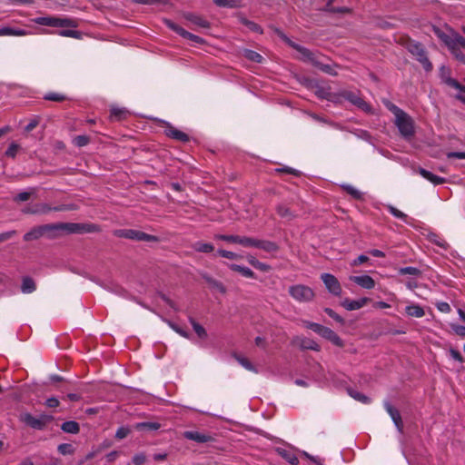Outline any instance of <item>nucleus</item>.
I'll return each instance as SVG.
<instances>
[{
    "label": "nucleus",
    "instance_id": "obj_1",
    "mask_svg": "<svg viewBox=\"0 0 465 465\" xmlns=\"http://www.w3.org/2000/svg\"><path fill=\"white\" fill-rule=\"evenodd\" d=\"M79 225L75 223H56L42 225L43 235L48 239H55L61 234H72L73 232H78Z\"/></svg>",
    "mask_w": 465,
    "mask_h": 465
},
{
    "label": "nucleus",
    "instance_id": "obj_2",
    "mask_svg": "<svg viewBox=\"0 0 465 465\" xmlns=\"http://www.w3.org/2000/svg\"><path fill=\"white\" fill-rule=\"evenodd\" d=\"M407 50L419 61L426 72H430L433 65L427 55L424 45L417 41L410 40L407 44Z\"/></svg>",
    "mask_w": 465,
    "mask_h": 465
},
{
    "label": "nucleus",
    "instance_id": "obj_3",
    "mask_svg": "<svg viewBox=\"0 0 465 465\" xmlns=\"http://www.w3.org/2000/svg\"><path fill=\"white\" fill-rule=\"evenodd\" d=\"M114 235L118 238H124L138 242H159L160 238L155 235L148 234L144 232L134 229H117L114 231Z\"/></svg>",
    "mask_w": 465,
    "mask_h": 465
},
{
    "label": "nucleus",
    "instance_id": "obj_4",
    "mask_svg": "<svg viewBox=\"0 0 465 465\" xmlns=\"http://www.w3.org/2000/svg\"><path fill=\"white\" fill-rule=\"evenodd\" d=\"M74 209V204H60L54 207H51L48 203H35L33 206H26L22 210L25 214H46L52 211L54 212H64L72 211Z\"/></svg>",
    "mask_w": 465,
    "mask_h": 465
},
{
    "label": "nucleus",
    "instance_id": "obj_5",
    "mask_svg": "<svg viewBox=\"0 0 465 465\" xmlns=\"http://www.w3.org/2000/svg\"><path fill=\"white\" fill-rule=\"evenodd\" d=\"M394 124L405 140L410 141L415 135L414 121L407 113L395 119Z\"/></svg>",
    "mask_w": 465,
    "mask_h": 465
},
{
    "label": "nucleus",
    "instance_id": "obj_6",
    "mask_svg": "<svg viewBox=\"0 0 465 465\" xmlns=\"http://www.w3.org/2000/svg\"><path fill=\"white\" fill-rule=\"evenodd\" d=\"M19 420L32 429L43 430L45 429L46 425L53 420V417L46 414L35 417L29 412H25L20 415Z\"/></svg>",
    "mask_w": 465,
    "mask_h": 465
},
{
    "label": "nucleus",
    "instance_id": "obj_7",
    "mask_svg": "<svg viewBox=\"0 0 465 465\" xmlns=\"http://www.w3.org/2000/svg\"><path fill=\"white\" fill-rule=\"evenodd\" d=\"M340 95L364 113L373 114L371 105L365 102L361 97L360 91L353 92L350 90H341L340 91Z\"/></svg>",
    "mask_w": 465,
    "mask_h": 465
},
{
    "label": "nucleus",
    "instance_id": "obj_8",
    "mask_svg": "<svg viewBox=\"0 0 465 465\" xmlns=\"http://www.w3.org/2000/svg\"><path fill=\"white\" fill-rule=\"evenodd\" d=\"M35 22L40 25L51 26V27H76L77 24L75 21L69 18H61L55 16H41L37 17Z\"/></svg>",
    "mask_w": 465,
    "mask_h": 465
},
{
    "label": "nucleus",
    "instance_id": "obj_9",
    "mask_svg": "<svg viewBox=\"0 0 465 465\" xmlns=\"http://www.w3.org/2000/svg\"><path fill=\"white\" fill-rule=\"evenodd\" d=\"M289 294L300 302H308L313 300L315 294L312 289L307 285L296 284L289 288Z\"/></svg>",
    "mask_w": 465,
    "mask_h": 465
},
{
    "label": "nucleus",
    "instance_id": "obj_10",
    "mask_svg": "<svg viewBox=\"0 0 465 465\" xmlns=\"http://www.w3.org/2000/svg\"><path fill=\"white\" fill-rule=\"evenodd\" d=\"M164 24L166 25V26L168 28H170L173 32L177 33L179 35H181L182 37H183L185 39H188V40H190L195 44H198V45H202L204 43V40L202 37L186 31L185 29H183V27H181L180 25H178L177 24H175L174 22H173L171 20L166 19L164 21Z\"/></svg>",
    "mask_w": 465,
    "mask_h": 465
},
{
    "label": "nucleus",
    "instance_id": "obj_11",
    "mask_svg": "<svg viewBox=\"0 0 465 465\" xmlns=\"http://www.w3.org/2000/svg\"><path fill=\"white\" fill-rule=\"evenodd\" d=\"M163 133L164 134L172 138L173 140L182 142V143H187L190 141V137L187 134L183 133V131L178 130L176 127H174L173 124H171L168 122H163Z\"/></svg>",
    "mask_w": 465,
    "mask_h": 465
},
{
    "label": "nucleus",
    "instance_id": "obj_12",
    "mask_svg": "<svg viewBox=\"0 0 465 465\" xmlns=\"http://www.w3.org/2000/svg\"><path fill=\"white\" fill-rule=\"evenodd\" d=\"M183 437L197 443H208L214 441V437L212 434L198 430H186L183 433Z\"/></svg>",
    "mask_w": 465,
    "mask_h": 465
},
{
    "label": "nucleus",
    "instance_id": "obj_13",
    "mask_svg": "<svg viewBox=\"0 0 465 465\" xmlns=\"http://www.w3.org/2000/svg\"><path fill=\"white\" fill-rule=\"evenodd\" d=\"M321 279L322 280L327 290L333 295L339 296L341 292V286L338 281V279L331 274V273H322L321 275Z\"/></svg>",
    "mask_w": 465,
    "mask_h": 465
},
{
    "label": "nucleus",
    "instance_id": "obj_14",
    "mask_svg": "<svg viewBox=\"0 0 465 465\" xmlns=\"http://www.w3.org/2000/svg\"><path fill=\"white\" fill-rule=\"evenodd\" d=\"M292 343L298 345L302 350L321 351V346L310 338L297 336L293 339Z\"/></svg>",
    "mask_w": 465,
    "mask_h": 465
},
{
    "label": "nucleus",
    "instance_id": "obj_15",
    "mask_svg": "<svg viewBox=\"0 0 465 465\" xmlns=\"http://www.w3.org/2000/svg\"><path fill=\"white\" fill-rule=\"evenodd\" d=\"M384 408L391 416L398 430L400 432H402L403 422L400 411L395 407H393L389 401L384 402Z\"/></svg>",
    "mask_w": 465,
    "mask_h": 465
},
{
    "label": "nucleus",
    "instance_id": "obj_16",
    "mask_svg": "<svg viewBox=\"0 0 465 465\" xmlns=\"http://www.w3.org/2000/svg\"><path fill=\"white\" fill-rule=\"evenodd\" d=\"M320 336L331 341L337 347L342 348L344 346V341L341 338L329 327L323 326Z\"/></svg>",
    "mask_w": 465,
    "mask_h": 465
},
{
    "label": "nucleus",
    "instance_id": "obj_17",
    "mask_svg": "<svg viewBox=\"0 0 465 465\" xmlns=\"http://www.w3.org/2000/svg\"><path fill=\"white\" fill-rule=\"evenodd\" d=\"M371 301L370 298L363 297L359 300L345 299L341 302V306L348 311H355L362 308Z\"/></svg>",
    "mask_w": 465,
    "mask_h": 465
},
{
    "label": "nucleus",
    "instance_id": "obj_18",
    "mask_svg": "<svg viewBox=\"0 0 465 465\" xmlns=\"http://www.w3.org/2000/svg\"><path fill=\"white\" fill-rule=\"evenodd\" d=\"M350 280L367 290H371L375 287V281L369 275L351 276Z\"/></svg>",
    "mask_w": 465,
    "mask_h": 465
},
{
    "label": "nucleus",
    "instance_id": "obj_19",
    "mask_svg": "<svg viewBox=\"0 0 465 465\" xmlns=\"http://www.w3.org/2000/svg\"><path fill=\"white\" fill-rule=\"evenodd\" d=\"M306 61H309L312 64L313 66L321 70L322 72L328 74L330 75H336L337 72L335 71L333 65L327 64L320 62L314 55L313 53H312V58L307 59Z\"/></svg>",
    "mask_w": 465,
    "mask_h": 465
},
{
    "label": "nucleus",
    "instance_id": "obj_20",
    "mask_svg": "<svg viewBox=\"0 0 465 465\" xmlns=\"http://www.w3.org/2000/svg\"><path fill=\"white\" fill-rule=\"evenodd\" d=\"M183 17L191 22L192 24L199 26V27H202V28H210L211 26V24L209 21H207L205 18H203V16L201 15H198L196 14H193V13H185L183 15Z\"/></svg>",
    "mask_w": 465,
    "mask_h": 465
},
{
    "label": "nucleus",
    "instance_id": "obj_21",
    "mask_svg": "<svg viewBox=\"0 0 465 465\" xmlns=\"http://www.w3.org/2000/svg\"><path fill=\"white\" fill-rule=\"evenodd\" d=\"M275 452L292 465H297L299 463V459L291 450L277 447Z\"/></svg>",
    "mask_w": 465,
    "mask_h": 465
},
{
    "label": "nucleus",
    "instance_id": "obj_22",
    "mask_svg": "<svg viewBox=\"0 0 465 465\" xmlns=\"http://www.w3.org/2000/svg\"><path fill=\"white\" fill-rule=\"evenodd\" d=\"M419 173L425 178L426 180L430 181L435 185L442 184L445 183V178L438 176L431 172L424 169V168H419Z\"/></svg>",
    "mask_w": 465,
    "mask_h": 465
},
{
    "label": "nucleus",
    "instance_id": "obj_23",
    "mask_svg": "<svg viewBox=\"0 0 465 465\" xmlns=\"http://www.w3.org/2000/svg\"><path fill=\"white\" fill-rule=\"evenodd\" d=\"M27 32L21 28L4 26L0 28V36H24Z\"/></svg>",
    "mask_w": 465,
    "mask_h": 465
},
{
    "label": "nucleus",
    "instance_id": "obj_24",
    "mask_svg": "<svg viewBox=\"0 0 465 465\" xmlns=\"http://www.w3.org/2000/svg\"><path fill=\"white\" fill-rule=\"evenodd\" d=\"M258 249H261L266 252H277L280 249L279 245L272 241L260 240L258 242Z\"/></svg>",
    "mask_w": 465,
    "mask_h": 465
},
{
    "label": "nucleus",
    "instance_id": "obj_25",
    "mask_svg": "<svg viewBox=\"0 0 465 465\" xmlns=\"http://www.w3.org/2000/svg\"><path fill=\"white\" fill-rule=\"evenodd\" d=\"M405 312L408 316L416 318H421L425 315L424 309L419 304H411L406 306Z\"/></svg>",
    "mask_w": 465,
    "mask_h": 465
},
{
    "label": "nucleus",
    "instance_id": "obj_26",
    "mask_svg": "<svg viewBox=\"0 0 465 465\" xmlns=\"http://www.w3.org/2000/svg\"><path fill=\"white\" fill-rule=\"evenodd\" d=\"M427 239L429 242L440 247L443 250H448V248L450 247L449 243L441 236L435 232H430L427 235Z\"/></svg>",
    "mask_w": 465,
    "mask_h": 465
},
{
    "label": "nucleus",
    "instance_id": "obj_27",
    "mask_svg": "<svg viewBox=\"0 0 465 465\" xmlns=\"http://www.w3.org/2000/svg\"><path fill=\"white\" fill-rule=\"evenodd\" d=\"M228 267L233 272H240L242 276L246 278H255V273L248 267L239 265L236 263L228 264Z\"/></svg>",
    "mask_w": 465,
    "mask_h": 465
},
{
    "label": "nucleus",
    "instance_id": "obj_28",
    "mask_svg": "<svg viewBox=\"0 0 465 465\" xmlns=\"http://www.w3.org/2000/svg\"><path fill=\"white\" fill-rule=\"evenodd\" d=\"M228 267L233 272H240L242 276L246 278H255V273L248 267L239 265L236 263L228 264Z\"/></svg>",
    "mask_w": 465,
    "mask_h": 465
},
{
    "label": "nucleus",
    "instance_id": "obj_29",
    "mask_svg": "<svg viewBox=\"0 0 465 465\" xmlns=\"http://www.w3.org/2000/svg\"><path fill=\"white\" fill-rule=\"evenodd\" d=\"M228 267L233 272H240L242 276L246 278H255V273L248 267L239 265L236 263L228 264Z\"/></svg>",
    "mask_w": 465,
    "mask_h": 465
},
{
    "label": "nucleus",
    "instance_id": "obj_30",
    "mask_svg": "<svg viewBox=\"0 0 465 465\" xmlns=\"http://www.w3.org/2000/svg\"><path fill=\"white\" fill-rule=\"evenodd\" d=\"M203 279L213 289H216L221 293L226 292V288L220 281L215 280L208 274H203Z\"/></svg>",
    "mask_w": 465,
    "mask_h": 465
},
{
    "label": "nucleus",
    "instance_id": "obj_31",
    "mask_svg": "<svg viewBox=\"0 0 465 465\" xmlns=\"http://www.w3.org/2000/svg\"><path fill=\"white\" fill-rule=\"evenodd\" d=\"M43 231L44 229H42V225L32 228L24 235V241L30 242L43 237Z\"/></svg>",
    "mask_w": 465,
    "mask_h": 465
},
{
    "label": "nucleus",
    "instance_id": "obj_32",
    "mask_svg": "<svg viewBox=\"0 0 465 465\" xmlns=\"http://www.w3.org/2000/svg\"><path fill=\"white\" fill-rule=\"evenodd\" d=\"M61 430L65 433L77 434L80 431V425L74 420H68L62 423Z\"/></svg>",
    "mask_w": 465,
    "mask_h": 465
},
{
    "label": "nucleus",
    "instance_id": "obj_33",
    "mask_svg": "<svg viewBox=\"0 0 465 465\" xmlns=\"http://www.w3.org/2000/svg\"><path fill=\"white\" fill-rule=\"evenodd\" d=\"M129 112L125 108H120L117 106H113L110 109V117L116 121H121L125 119Z\"/></svg>",
    "mask_w": 465,
    "mask_h": 465
},
{
    "label": "nucleus",
    "instance_id": "obj_34",
    "mask_svg": "<svg viewBox=\"0 0 465 465\" xmlns=\"http://www.w3.org/2000/svg\"><path fill=\"white\" fill-rule=\"evenodd\" d=\"M192 248L198 252L210 253L214 250V246L212 243L196 242L192 245Z\"/></svg>",
    "mask_w": 465,
    "mask_h": 465
},
{
    "label": "nucleus",
    "instance_id": "obj_35",
    "mask_svg": "<svg viewBox=\"0 0 465 465\" xmlns=\"http://www.w3.org/2000/svg\"><path fill=\"white\" fill-rule=\"evenodd\" d=\"M315 95L320 99H325L327 101H334V96L330 91V88L323 86H317L315 90Z\"/></svg>",
    "mask_w": 465,
    "mask_h": 465
},
{
    "label": "nucleus",
    "instance_id": "obj_36",
    "mask_svg": "<svg viewBox=\"0 0 465 465\" xmlns=\"http://www.w3.org/2000/svg\"><path fill=\"white\" fill-rule=\"evenodd\" d=\"M161 427L159 422L143 421L138 422L134 425V429L137 430H157Z\"/></svg>",
    "mask_w": 465,
    "mask_h": 465
},
{
    "label": "nucleus",
    "instance_id": "obj_37",
    "mask_svg": "<svg viewBox=\"0 0 465 465\" xmlns=\"http://www.w3.org/2000/svg\"><path fill=\"white\" fill-rule=\"evenodd\" d=\"M35 282L31 277H24L21 285V291L24 293H31L35 291Z\"/></svg>",
    "mask_w": 465,
    "mask_h": 465
},
{
    "label": "nucleus",
    "instance_id": "obj_38",
    "mask_svg": "<svg viewBox=\"0 0 465 465\" xmlns=\"http://www.w3.org/2000/svg\"><path fill=\"white\" fill-rule=\"evenodd\" d=\"M433 33L440 41H442L447 45L449 49L450 46H452V36H450L437 26H433Z\"/></svg>",
    "mask_w": 465,
    "mask_h": 465
},
{
    "label": "nucleus",
    "instance_id": "obj_39",
    "mask_svg": "<svg viewBox=\"0 0 465 465\" xmlns=\"http://www.w3.org/2000/svg\"><path fill=\"white\" fill-rule=\"evenodd\" d=\"M259 239L238 235L237 243L243 247H258Z\"/></svg>",
    "mask_w": 465,
    "mask_h": 465
},
{
    "label": "nucleus",
    "instance_id": "obj_40",
    "mask_svg": "<svg viewBox=\"0 0 465 465\" xmlns=\"http://www.w3.org/2000/svg\"><path fill=\"white\" fill-rule=\"evenodd\" d=\"M288 44L291 47L298 51L303 57L304 60L312 58V53L308 48L302 46L294 42L288 40Z\"/></svg>",
    "mask_w": 465,
    "mask_h": 465
},
{
    "label": "nucleus",
    "instance_id": "obj_41",
    "mask_svg": "<svg viewBox=\"0 0 465 465\" xmlns=\"http://www.w3.org/2000/svg\"><path fill=\"white\" fill-rule=\"evenodd\" d=\"M276 212L279 216H281L282 218L287 219V220H292L295 217V215L290 210V208L284 204H279L276 207Z\"/></svg>",
    "mask_w": 465,
    "mask_h": 465
},
{
    "label": "nucleus",
    "instance_id": "obj_42",
    "mask_svg": "<svg viewBox=\"0 0 465 465\" xmlns=\"http://www.w3.org/2000/svg\"><path fill=\"white\" fill-rule=\"evenodd\" d=\"M36 192V188L35 187H31L29 188L28 191L26 192H21L19 193L18 194H16L15 197H14V202L15 203H22V202H26L30 199V197L35 194Z\"/></svg>",
    "mask_w": 465,
    "mask_h": 465
},
{
    "label": "nucleus",
    "instance_id": "obj_43",
    "mask_svg": "<svg viewBox=\"0 0 465 465\" xmlns=\"http://www.w3.org/2000/svg\"><path fill=\"white\" fill-rule=\"evenodd\" d=\"M189 322L192 324L193 331L196 332L199 338L205 339L207 338V332L205 329L199 324L193 317H189Z\"/></svg>",
    "mask_w": 465,
    "mask_h": 465
},
{
    "label": "nucleus",
    "instance_id": "obj_44",
    "mask_svg": "<svg viewBox=\"0 0 465 465\" xmlns=\"http://www.w3.org/2000/svg\"><path fill=\"white\" fill-rule=\"evenodd\" d=\"M348 393L351 398H353L354 400H356L361 403H364V404L371 403V399L360 391H357L350 388V389H348Z\"/></svg>",
    "mask_w": 465,
    "mask_h": 465
},
{
    "label": "nucleus",
    "instance_id": "obj_45",
    "mask_svg": "<svg viewBox=\"0 0 465 465\" xmlns=\"http://www.w3.org/2000/svg\"><path fill=\"white\" fill-rule=\"evenodd\" d=\"M243 56L251 62L261 64L263 61V57L257 52L250 49L243 51Z\"/></svg>",
    "mask_w": 465,
    "mask_h": 465
},
{
    "label": "nucleus",
    "instance_id": "obj_46",
    "mask_svg": "<svg viewBox=\"0 0 465 465\" xmlns=\"http://www.w3.org/2000/svg\"><path fill=\"white\" fill-rule=\"evenodd\" d=\"M343 191H345L348 194H350L355 200H362L363 193L360 192L358 189L354 188L350 184H344L341 186Z\"/></svg>",
    "mask_w": 465,
    "mask_h": 465
},
{
    "label": "nucleus",
    "instance_id": "obj_47",
    "mask_svg": "<svg viewBox=\"0 0 465 465\" xmlns=\"http://www.w3.org/2000/svg\"><path fill=\"white\" fill-rule=\"evenodd\" d=\"M383 104H384L385 107L394 114L395 119H397L398 117H400L401 115H402L403 114L406 113L402 109L398 107L396 104L390 102L389 100H384Z\"/></svg>",
    "mask_w": 465,
    "mask_h": 465
},
{
    "label": "nucleus",
    "instance_id": "obj_48",
    "mask_svg": "<svg viewBox=\"0 0 465 465\" xmlns=\"http://www.w3.org/2000/svg\"><path fill=\"white\" fill-rule=\"evenodd\" d=\"M383 104H384L385 107L394 114L395 119H397L398 117H400L401 115H402L403 114L406 113L402 109L398 107L396 104L390 102L389 100H384Z\"/></svg>",
    "mask_w": 465,
    "mask_h": 465
},
{
    "label": "nucleus",
    "instance_id": "obj_49",
    "mask_svg": "<svg viewBox=\"0 0 465 465\" xmlns=\"http://www.w3.org/2000/svg\"><path fill=\"white\" fill-rule=\"evenodd\" d=\"M383 104H384L385 107L394 114L395 119H397L398 117H400L401 115H402L403 114L406 113L402 109L398 107L396 104L390 102L389 100H384Z\"/></svg>",
    "mask_w": 465,
    "mask_h": 465
},
{
    "label": "nucleus",
    "instance_id": "obj_50",
    "mask_svg": "<svg viewBox=\"0 0 465 465\" xmlns=\"http://www.w3.org/2000/svg\"><path fill=\"white\" fill-rule=\"evenodd\" d=\"M79 225L78 232H73V233H83V232H95L99 231V226L96 224H84V223H76Z\"/></svg>",
    "mask_w": 465,
    "mask_h": 465
},
{
    "label": "nucleus",
    "instance_id": "obj_51",
    "mask_svg": "<svg viewBox=\"0 0 465 465\" xmlns=\"http://www.w3.org/2000/svg\"><path fill=\"white\" fill-rule=\"evenodd\" d=\"M44 99L47 100V101L60 103V102L65 101L67 99V97L64 94H60V93L50 92L44 95Z\"/></svg>",
    "mask_w": 465,
    "mask_h": 465
},
{
    "label": "nucleus",
    "instance_id": "obj_52",
    "mask_svg": "<svg viewBox=\"0 0 465 465\" xmlns=\"http://www.w3.org/2000/svg\"><path fill=\"white\" fill-rule=\"evenodd\" d=\"M235 359L246 370L257 372V370L255 369V367L252 365V363L247 358L239 356V355H235Z\"/></svg>",
    "mask_w": 465,
    "mask_h": 465
},
{
    "label": "nucleus",
    "instance_id": "obj_53",
    "mask_svg": "<svg viewBox=\"0 0 465 465\" xmlns=\"http://www.w3.org/2000/svg\"><path fill=\"white\" fill-rule=\"evenodd\" d=\"M303 326L307 329H310L312 331H313L314 332H316L318 335L321 334L322 332V330L323 328V325L320 324V323H316V322H310V321H306V320H302V321Z\"/></svg>",
    "mask_w": 465,
    "mask_h": 465
},
{
    "label": "nucleus",
    "instance_id": "obj_54",
    "mask_svg": "<svg viewBox=\"0 0 465 465\" xmlns=\"http://www.w3.org/2000/svg\"><path fill=\"white\" fill-rule=\"evenodd\" d=\"M454 47H462L465 49V38L457 33H454L452 35V46H450V49H453Z\"/></svg>",
    "mask_w": 465,
    "mask_h": 465
},
{
    "label": "nucleus",
    "instance_id": "obj_55",
    "mask_svg": "<svg viewBox=\"0 0 465 465\" xmlns=\"http://www.w3.org/2000/svg\"><path fill=\"white\" fill-rule=\"evenodd\" d=\"M57 450L62 455H72L74 452V448L70 443H62L58 445Z\"/></svg>",
    "mask_w": 465,
    "mask_h": 465
},
{
    "label": "nucleus",
    "instance_id": "obj_56",
    "mask_svg": "<svg viewBox=\"0 0 465 465\" xmlns=\"http://www.w3.org/2000/svg\"><path fill=\"white\" fill-rule=\"evenodd\" d=\"M166 322L176 333H178L182 337L186 338V339L190 338V333L187 331L181 328L180 326H178L176 323H174L169 320L166 321Z\"/></svg>",
    "mask_w": 465,
    "mask_h": 465
},
{
    "label": "nucleus",
    "instance_id": "obj_57",
    "mask_svg": "<svg viewBox=\"0 0 465 465\" xmlns=\"http://www.w3.org/2000/svg\"><path fill=\"white\" fill-rule=\"evenodd\" d=\"M399 273L401 275L410 274V275H413V276H420L421 274V272L420 269H418L416 267L408 266V267L401 268L399 270Z\"/></svg>",
    "mask_w": 465,
    "mask_h": 465
},
{
    "label": "nucleus",
    "instance_id": "obj_58",
    "mask_svg": "<svg viewBox=\"0 0 465 465\" xmlns=\"http://www.w3.org/2000/svg\"><path fill=\"white\" fill-rule=\"evenodd\" d=\"M90 143V137L87 135H77L73 139V143L77 147H84Z\"/></svg>",
    "mask_w": 465,
    "mask_h": 465
},
{
    "label": "nucleus",
    "instance_id": "obj_59",
    "mask_svg": "<svg viewBox=\"0 0 465 465\" xmlns=\"http://www.w3.org/2000/svg\"><path fill=\"white\" fill-rule=\"evenodd\" d=\"M275 172L282 173L292 174V175L296 176V177H300L302 174L301 171L296 170V169L292 168V167H289V166H284V167H282V168H277V169H275Z\"/></svg>",
    "mask_w": 465,
    "mask_h": 465
},
{
    "label": "nucleus",
    "instance_id": "obj_60",
    "mask_svg": "<svg viewBox=\"0 0 465 465\" xmlns=\"http://www.w3.org/2000/svg\"><path fill=\"white\" fill-rule=\"evenodd\" d=\"M388 211L390 212V213L391 215H393L394 217L398 218V219H401L404 222H407V215L402 213L401 211L398 210L396 207L392 206V205H389L388 207Z\"/></svg>",
    "mask_w": 465,
    "mask_h": 465
},
{
    "label": "nucleus",
    "instance_id": "obj_61",
    "mask_svg": "<svg viewBox=\"0 0 465 465\" xmlns=\"http://www.w3.org/2000/svg\"><path fill=\"white\" fill-rule=\"evenodd\" d=\"M324 312L328 316H330L331 319H333L335 322L340 323L341 325L345 324V320L340 316L338 313H336L331 308H325Z\"/></svg>",
    "mask_w": 465,
    "mask_h": 465
},
{
    "label": "nucleus",
    "instance_id": "obj_62",
    "mask_svg": "<svg viewBox=\"0 0 465 465\" xmlns=\"http://www.w3.org/2000/svg\"><path fill=\"white\" fill-rule=\"evenodd\" d=\"M242 23L244 25H246L252 32H256V33H260V34L262 33V27L258 24H256L252 21L243 18V19H242Z\"/></svg>",
    "mask_w": 465,
    "mask_h": 465
},
{
    "label": "nucleus",
    "instance_id": "obj_63",
    "mask_svg": "<svg viewBox=\"0 0 465 465\" xmlns=\"http://www.w3.org/2000/svg\"><path fill=\"white\" fill-rule=\"evenodd\" d=\"M130 432H131L130 428L121 426L117 429V430L115 432V438L117 440H123V439L126 438L130 434Z\"/></svg>",
    "mask_w": 465,
    "mask_h": 465
},
{
    "label": "nucleus",
    "instance_id": "obj_64",
    "mask_svg": "<svg viewBox=\"0 0 465 465\" xmlns=\"http://www.w3.org/2000/svg\"><path fill=\"white\" fill-rule=\"evenodd\" d=\"M450 328L456 335L465 338V326L459 325L456 323H451Z\"/></svg>",
    "mask_w": 465,
    "mask_h": 465
}]
</instances>
